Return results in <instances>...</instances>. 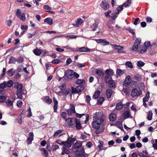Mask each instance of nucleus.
<instances>
[{"instance_id": "f257e3e1", "label": "nucleus", "mask_w": 157, "mask_h": 157, "mask_svg": "<svg viewBox=\"0 0 157 157\" xmlns=\"http://www.w3.org/2000/svg\"><path fill=\"white\" fill-rule=\"evenodd\" d=\"M104 115H102L101 112H96L95 116L93 117V121L92 122V126L96 129L95 132L98 134L104 132V128L103 127L105 124L103 117Z\"/></svg>"}, {"instance_id": "f03ea898", "label": "nucleus", "mask_w": 157, "mask_h": 157, "mask_svg": "<svg viewBox=\"0 0 157 157\" xmlns=\"http://www.w3.org/2000/svg\"><path fill=\"white\" fill-rule=\"evenodd\" d=\"M74 71L72 70H67L64 72V75L63 76V80H66L69 79H71L74 77Z\"/></svg>"}, {"instance_id": "7ed1b4c3", "label": "nucleus", "mask_w": 157, "mask_h": 157, "mask_svg": "<svg viewBox=\"0 0 157 157\" xmlns=\"http://www.w3.org/2000/svg\"><path fill=\"white\" fill-rule=\"evenodd\" d=\"M16 15L23 21L24 22L26 20L25 13H22L21 11H20L19 9L17 10Z\"/></svg>"}, {"instance_id": "20e7f679", "label": "nucleus", "mask_w": 157, "mask_h": 157, "mask_svg": "<svg viewBox=\"0 0 157 157\" xmlns=\"http://www.w3.org/2000/svg\"><path fill=\"white\" fill-rule=\"evenodd\" d=\"M142 91L140 90L138 91L136 88H134L132 89L131 93V95L133 97H135L136 96H139L142 94Z\"/></svg>"}, {"instance_id": "39448f33", "label": "nucleus", "mask_w": 157, "mask_h": 157, "mask_svg": "<svg viewBox=\"0 0 157 157\" xmlns=\"http://www.w3.org/2000/svg\"><path fill=\"white\" fill-rule=\"evenodd\" d=\"M110 44L113 49L118 50L117 52L118 53H125V52L123 50L124 48L123 46L112 44Z\"/></svg>"}, {"instance_id": "423d86ee", "label": "nucleus", "mask_w": 157, "mask_h": 157, "mask_svg": "<svg viewBox=\"0 0 157 157\" xmlns=\"http://www.w3.org/2000/svg\"><path fill=\"white\" fill-rule=\"evenodd\" d=\"M111 12V10H109L107 12H105L104 13V14L107 18H108L111 17V19L112 20H114L117 17V16L116 14H114L113 13H112V16H110L109 14Z\"/></svg>"}, {"instance_id": "0eeeda50", "label": "nucleus", "mask_w": 157, "mask_h": 157, "mask_svg": "<svg viewBox=\"0 0 157 157\" xmlns=\"http://www.w3.org/2000/svg\"><path fill=\"white\" fill-rule=\"evenodd\" d=\"M96 41L98 44H100V45L103 46H105L109 45L110 44L109 42L107 41L104 39H96Z\"/></svg>"}, {"instance_id": "6e6552de", "label": "nucleus", "mask_w": 157, "mask_h": 157, "mask_svg": "<svg viewBox=\"0 0 157 157\" xmlns=\"http://www.w3.org/2000/svg\"><path fill=\"white\" fill-rule=\"evenodd\" d=\"M100 5L102 8L105 10H108L109 8V4L106 2L105 0H102Z\"/></svg>"}, {"instance_id": "1a4fd4ad", "label": "nucleus", "mask_w": 157, "mask_h": 157, "mask_svg": "<svg viewBox=\"0 0 157 157\" xmlns=\"http://www.w3.org/2000/svg\"><path fill=\"white\" fill-rule=\"evenodd\" d=\"M67 112L69 116H71L73 113H76L75 106L73 104L70 105V109H67Z\"/></svg>"}, {"instance_id": "9d476101", "label": "nucleus", "mask_w": 157, "mask_h": 157, "mask_svg": "<svg viewBox=\"0 0 157 157\" xmlns=\"http://www.w3.org/2000/svg\"><path fill=\"white\" fill-rule=\"evenodd\" d=\"M74 121L75 123V127L78 130L82 129V126L80 121L79 119L75 118L74 119Z\"/></svg>"}, {"instance_id": "9b49d317", "label": "nucleus", "mask_w": 157, "mask_h": 157, "mask_svg": "<svg viewBox=\"0 0 157 157\" xmlns=\"http://www.w3.org/2000/svg\"><path fill=\"white\" fill-rule=\"evenodd\" d=\"M74 118L72 117H68L66 119V121L68 122L69 127H72L75 124V122L74 121Z\"/></svg>"}, {"instance_id": "f8f14e48", "label": "nucleus", "mask_w": 157, "mask_h": 157, "mask_svg": "<svg viewBox=\"0 0 157 157\" xmlns=\"http://www.w3.org/2000/svg\"><path fill=\"white\" fill-rule=\"evenodd\" d=\"M14 87L16 88L17 91H22L23 85L22 84L20 83L17 82L14 83Z\"/></svg>"}, {"instance_id": "ddd939ff", "label": "nucleus", "mask_w": 157, "mask_h": 157, "mask_svg": "<svg viewBox=\"0 0 157 157\" xmlns=\"http://www.w3.org/2000/svg\"><path fill=\"white\" fill-rule=\"evenodd\" d=\"M82 141H77L76 142L73 144L72 147V149H78L82 146Z\"/></svg>"}, {"instance_id": "4468645a", "label": "nucleus", "mask_w": 157, "mask_h": 157, "mask_svg": "<svg viewBox=\"0 0 157 157\" xmlns=\"http://www.w3.org/2000/svg\"><path fill=\"white\" fill-rule=\"evenodd\" d=\"M76 140V138L75 137H70L68 135L67 141H68L69 148L70 147L74 142Z\"/></svg>"}, {"instance_id": "2eb2a0df", "label": "nucleus", "mask_w": 157, "mask_h": 157, "mask_svg": "<svg viewBox=\"0 0 157 157\" xmlns=\"http://www.w3.org/2000/svg\"><path fill=\"white\" fill-rule=\"evenodd\" d=\"M92 50V49H89L87 48H86L85 47H82L78 49H76V52H89L91 51V50Z\"/></svg>"}, {"instance_id": "dca6fc26", "label": "nucleus", "mask_w": 157, "mask_h": 157, "mask_svg": "<svg viewBox=\"0 0 157 157\" xmlns=\"http://www.w3.org/2000/svg\"><path fill=\"white\" fill-rule=\"evenodd\" d=\"M122 116L124 117L123 120L125 119L129 118H132V116L131 115L130 113L128 110H127L122 115Z\"/></svg>"}, {"instance_id": "f3484780", "label": "nucleus", "mask_w": 157, "mask_h": 157, "mask_svg": "<svg viewBox=\"0 0 157 157\" xmlns=\"http://www.w3.org/2000/svg\"><path fill=\"white\" fill-rule=\"evenodd\" d=\"M113 93V90L111 89H109L106 90L105 94L107 98H109L111 97V95Z\"/></svg>"}, {"instance_id": "a211bd4d", "label": "nucleus", "mask_w": 157, "mask_h": 157, "mask_svg": "<svg viewBox=\"0 0 157 157\" xmlns=\"http://www.w3.org/2000/svg\"><path fill=\"white\" fill-rule=\"evenodd\" d=\"M95 72L99 77H102L104 75V73L101 69H96L95 70Z\"/></svg>"}, {"instance_id": "6ab92c4d", "label": "nucleus", "mask_w": 157, "mask_h": 157, "mask_svg": "<svg viewBox=\"0 0 157 157\" xmlns=\"http://www.w3.org/2000/svg\"><path fill=\"white\" fill-rule=\"evenodd\" d=\"M83 22V21L82 19L78 18L77 19V21H76V23L75 24H73V25L75 27H78L79 25H80Z\"/></svg>"}, {"instance_id": "aec40b11", "label": "nucleus", "mask_w": 157, "mask_h": 157, "mask_svg": "<svg viewBox=\"0 0 157 157\" xmlns=\"http://www.w3.org/2000/svg\"><path fill=\"white\" fill-rule=\"evenodd\" d=\"M13 70V69L12 68L10 69L7 71V74L9 77H11L14 75L15 71Z\"/></svg>"}, {"instance_id": "412c9836", "label": "nucleus", "mask_w": 157, "mask_h": 157, "mask_svg": "<svg viewBox=\"0 0 157 157\" xmlns=\"http://www.w3.org/2000/svg\"><path fill=\"white\" fill-rule=\"evenodd\" d=\"M116 116L114 113H111L109 116V119L110 121L113 122L115 121L116 119Z\"/></svg>"}, {"instance_id": "4be33fe9", "label": "nucleus", "mask_w": 157, "mask_h": 157, "mask_svg": "<svg viewBox=\"0 0 157 157\" xmlns=\"http://www.w3.org/2000/svg\"><path fill=\"white\" fill-rule=\"evenodd\" d=\"M74 153L76 157H86L84 154L80 153L79 150H77L74 151Z\"/></svg>"}, {"instance_id": "5701e85b", "label": "nucleus", "mask_w": 157, "mask_h": 157, "mask_svg": "<svg viewBox=\"0 0 157 157\" xmlns=\"http://www.w3.org/2000/svg\"><path fill=\"white\" fill-rule=\"evenodd\" d=\"M74 153L76 157H86L84 154L80 153L79 150H77L74 151Z\"/></svg>"}, {"instance_id": "b1692460", "label": "nucleus", "mask_w": 157, "mask_h": 157, "mask_svg": "<svg viewBox=\"0 0 157 157\" xmlns=\"http://www.w3.org/2000/svg\"><path fill=\"white\" fill-rule=\"evenodd\" d=\"M133 78L134 79L138 81H140L142 80L141 75L138 74H135L133 76Z\"/></svg>"}, {"instance_id": "393cba45", "label": "nucleus", "mask_w": 157, "mask_h": 157, "mask_svg": "<svg viewBox=\"0 0 157 157\" xmlns=\"http://www.w3.org/2000/svg\"><path fill=\"white\" fill-rule=\"evenodd\" d=\"M44 22L51 25L53 24V20L50 17H48L44 20Z\"/></svg>"}, {"instance_id": "a878e982", "label": "nucleus", "mask_w": 157, "mask_h": 157, "mask_svg": "<svg viewBox=\"0 0 157 157\" xmlns=\"http://www.w3.org/2000/svg\"><path fill=\"white\" fill-rule=\"evenodd\" d=\"M44 100L47 104H51L52 101V99L50 98L48 96H45L44 98Z\"/></svg>"}, {"instance_id": "bb28decb", "label": "nucleus", "mask_w": 157, "mask_h": 157, "mask_svg": "<svg viewBox=\"0 0 157 157\" xmlns=\"http://www.w3.org/2000/svg\"><path fill=\"white\" fill-rule=\"evenodd\" d=\"M33 53L37 56H39L41 54V49H36L33 51Z\"/></svg>"}, {"instance_id": "cd10ccee", "label": "nucleus", "mask_w": 157, "mask_h": 157, "mask_svg": "<svg viewBox=\"0 0 157 157\" xmlns=\"http://www.w3.org/2000/svg\"><path fill=\"white\" fill-rule=\"evenodd\" d=\"M100 92L99 90H97L95 91L93 97V98L94 99H97L100 94Z\"/></svg>"}, {"instance_id": "c85d7f7f", "label": "nucleus", "mask_w": 157, "mask_h": 157, "mask_svg": "<svg viewBox=\"0 0 157 157\" xmlns=\"http://www.w3.org/2000/svg\"><path fill=\"white\" fill-rule=\"evenodd\" d=\"M124 72V70H122L120 69H117L116 70V74L119 76H121Z\"/></svg>"}, {"instance_id": "c756f323", "label": "nucleus", "mask_w": 157, "mask_h": 157, "mask_svg": "<svg viewBox=\"0 0 157 157\" xmlns=\"http://www.w3.org/2000/svg\"><path fill=\"white\" fill-rule=\"evenodd\" d=\"M17 61V58L13 56H11L10 58L9 62V63L15 64Z\"/></svg>"}, {"instance_id": "7c9ffc66", "label": "nucleus", "mask_w": 157, "mask_h": 157, "mask_svg": "<svg viewBox=\"0 0 157 157\" xmlns=\"http://www.w3.org/2000/svg\"><path fill=\"white\" fill-rule=\"evenodd\" d=\"M123 105L122 103L119 102L116 104L115 109L117 110H120L123 108Z\"/></svg>"}, {"instance_id": "2f4dec72", "label": "nucleus", "mask_w": 157, "mask_h": 157, "mask_svg": "<svg viewBox=\"0 0 157 157\" xmlns=\"http://www.w3.org/2000/svg\"><path fill=\"white\" fill-rule=\"evenodd\" d=\"M108 83L109 84V87L110 88H114L115 87V82L114 80H112Z\"/></svg>"}, {"instance_id": "473e14b6", "label": "nucleus", "mask_w": 157, "mask_h": 157, "mask_svg": "<svg viewBox=\"0 0 157 157\" xmlns=\"http://www.w3.org/2000/svg\"><path fill=\"white\" fill-rule=\"evenodd\" d=\"M76 87L77 88V90L78 94H79V93H80L82 92L84 89V86L83 85H81L79 86H78Z\"/></svg>"}, {"instance_id": "72a5a7b5", "label": "nucleus", "mask_w": 157, "mask_h": 157, "mask_svg": "<svg viewBox=\"0 0 157 157\" xmlns=\"http://www.w3.org/2000/svg\"><path fill=\"white\" fill-rule=\"evenodd\" d=\"M105 98L104 97H101L98 99L97 104L98 105H101L105 100Z\"/></svg>"}, {"instance_id": "f704fd0d", "label": "nucleus", "mask_w": 157, "mask_h": 157, "mask_svg": "<svg viewBox=\"0 0 157 157\" xmlns=\"http://www.w3.org/2000/svg\"><path fill=\"white\" fill-rule=\"evenodd\" d=\"M113 73L114 72L111 69H107L105 71V74L106 75H113Z\"/></svg>"}, {"instance_id": "c9c22d12", "label": "nucleus", "mask_w": 157, "mask_h": 157, "mask_svg": "<svg viewBox=\"0 0 157 157\" xmlns=\"http://www.w3.org/2000/svg\"><path fill=\"white\" fill-rule=\"evenodd\" d=\"M85 81L83 79H78L76 81V84H79L82 85L81 84H85Z\"/></svg>"}, {"instance_id": "e433bc0d", "label": "nucleus", "mask_w": 157, "mask_h": 157, "mask_svg": "<svg viewBox=\"0 0 157 157\" xmlns=\"http://www.w3.org/2000/svg\"><path fill=\"white\" fill-rule=\"evenodd\" d=\"M153 113L151 110L148 112V113L147 115V118L148 121H151L152 119Z\"/></svg>"}, {"instance_id": "4c0bfd02", "label": "nucleus", "mask_w": 157, "mask_h": 157, "mask_svg": "<svg viewBox=\"0 0 157 157\" xmlns=\"http://www.w3.org/2000/svg\"><path fill=\"white\" fill-rule=\"evenodd\" d=\"M63 132L62 129H59L56 131L54 133L53 136L54 138H56L57 136L59 135L60 133Z\"/></svg>"}, {"instance_id": "58836bf2", "label": "nucleus", "mask_w": 157, "mask_h": 157, "mask_svg": "<svg viewBox=\"0 0 157 157\" xmlns=\"http://www.w3.org/2000/svg\"><path fill=\"white\" fill-rule=\"evenodd\" d=\"M105 82L107 83L112 80V78L111 77H110L108 75H106L105 76Z\"/></svg>"}, {"instance_id": "ea45409f", "label": "nucleus", "mask_w": 157, "mask_h": 157, "mask_svg": "<svg viewBox=\"0 0 157 157\" xmlns=\"http://www.w3.org/2000/svg\"><path fill=\"white\" fill-rule=\"evenodd\" d=\"M23 61L24 58L22 56H19L17 59V61L18 63H22Z\"/></svg>"}, {"instance_id": "a19ab883", "label": "nucleus", "mask_w": 157, "mask_h": 157, "mask_svg": "<svg viewBox=\"0 0 157 157\" xmlns=\"http://www.w3.org/2000/svg\"><path fill=\"white\" fill-rule=\"evenodd\" d=\"M16 95L17 96V98L22 99V91H17Z\"/></svg>"}, {"instance_id": "79ce46f5", "label": "nucleus", "mask_w": 157, "mask_h": 157, "mask_svg": "<svg viewBox=\"0 0 157 157\" xmlns=\"http://www.w3.org/2000/svg\"><path fill=\"white\" fill-rule=\"evenodd\" d=\"M6 97L5 96H0V102H5L6 100Z\"/></svg>"}, {"instance_id": "37998d69", "label": "nucleus", "mask_w": 157, "mask_h": 157, "mask_svg": "<svg viewBox=\"0 0 157 157\" xmlns=\"http://www.w3.org/2000/svg\"><path fill=\"white\" fill-rule=\"evenodd\" d=\"M125 64L128 67L132 69L133 68V66L132 62L130 61H127L125 63Z\"/></svg>"}, {"instance_id": "c03bdc74", "label": "nucleus", "mask_w": 157, "mask_h": 157, "mask_svg": "<svg viewBox=\"0 0 157 157\" xmlns=\"http://www.w3.org/2000/svg\"><path fill=\"white\" fill-rule=\"evenodd\" d=\"M122 121L121 120V121H116L115 123V126H117L118 128H119V127H121V125H122Z\"/></svg>"}, {"instance_id": "a18cd8bd", "label": "nucleus", "mask_w": 157, "mask_h": 157, "mask_svg": "<svg viewBox=\"0 0 157 157\" xmlns=\"http://www.w3.org/2000/svg\"><path fill=\"white\" fill-rule=\"evenodd\" d=\"M138 46L134 43L133 45L132 48V50L134 52H136L138 49Z\"/></svg>"}, {"instance_id": "49530a36", "label": "nucleus", "mask_w": 157, "mask_h": 157, "mask_svg": "<svg viewBox=\"0 0 157 157\" xmlns=\"http://www.w3.org/2000/svg\"><path fill=\"white\" fill-rule=\"evenodd\" d=\"M144 63L141 60L138 61L137 63V66L138 67H142L144 66Z\"/></svg>"}, {"instance_id": "de8ad7c7", "label": "nucleus", "mask_w": 157, "mask_h": 157, "mask_svg": "<svg viewBox=\"0 0 157 157\" xmlns=\"http://www.w3.org/2000/svg\"><path fill=\"white\" fill-rule=\"evenodd\" d=\"M71 94H75L77 93L78 94L76 87L74 88L73 87H71Z\"/></svg>"}, {"instance_id": "09e8293b", "label": "nucleus", "mask_w": 157, "mask_h": 157, "mask_svg": "<svg viewBox=\"0 0 157 157\" xmlns=\"http://www.w3.org/2000/svg\"><path fill=\"white\" fill-rule=\"evenodd\" d=\"M13 84V82L12 80H10L7 82L6 83L7 86L9 87H12Z\"/></svg>"}, {"instance_id": "8fccbe9b", "label": "nucleus", "mask_w": 157, "mask_h": 157, "mask_svg": "<svg viewBox=\"0 0 157 157\" xmlns=\"http://www.w3.org/2000/svg\"><path fill=\"white\" fill-rule=\"evenodd\" d=\"M61 62L60 60L57 59H55L53 60L51 63L53 64H59Z\"/></svg>"}, {"instance_id": "3c124183", "label": "nucleus", "mask_w": 157, "mask_h": 157, "mask_svg": "<svg viewBox=\"0 0 157 157\" xmlns=\"http://www.w3.org/2000/svg\"><path fill=\"white\" fill-rule=\"evenodd\" d=\"M67 113L65 112H63L61 113V117L64 119L65 120V121H66V119H67Z\"/></svg>"}, {"instance_id": "603ef678", "label": "nucleus", "mask_w": 157, "mask_h": 157, "mask_svg": "<svg viewBox=\"0 0 157 157\" xmlns=\"http://www.w3.org/2000/svg\"><path fill=\"white\" fill-rule=\"evenodd\" d=\"M61 145H63L64 146H66L67 147L69 148L68 141H67H67H61Z\"/></svg>"}, {"instance_id": "864d4df0", "label": "nucleus", "mask_w": 157, "mask_h": 157, "mask_svg": "<svg viewBox=\"0 0 157 157\" xmlns=\"http://www.w3.org/2000/svg\"><path fill=\"white\" fill-rule=\"evenodd\" d=\"M6 103L8 106H12L13 105V102L10 99H8L6 101Z\"/></svg>"}, {"instance_id": "5fc2aeb1", "label": "nucleus", "mask_w": 157, "mask_h": 157, "mask_svg": "<svg viewBox=\"0 0 157 157\" xmlns=\"http://www.w3.org/2000/svg\"><path fill=\"white\" fill-rule=\"evenodd\" d=\"M7 87L6 83L5 81L3 82L0 84V88L2 89Z\"/></svg>"}, {"instance_id": "6e6d98bb", "label": "nucleus", "mask_w": 157, "mask_h": 157, "mask_svg": "<svg viewBox=\"0 0 157 157\" xmlns=\"http://www.w3.org/2000/svg\"><path fill=\"white\" fill-rule=\"evenodd\" d=\"M59 88L61 90H65L66 88V85L64 83H63L61 85L59 86Z\"/></svg>"}, {"instance_id": "4d7b16f0", "label": "nucleus", "mask_w": 157, "mask_h": 157, "mask_svg": "<svg viewBox=\"0 0 157 157\" xmlns=\"http://www.w3.org/2000/svg\"><path fill=\"white\" fill-rule=\"evenodd\" d=\"M23 67V65H19L17 68V70L19 72H22L23 71V70L22 69Z\"/></svg>"}, {"instance_id": "13d9d810", "label": "nucleus", "mask_w": 157, "mask_h": 157, "mask_svg": "<svg viewBox=\"0 0 157 157\" xmlns=\"http://www.w3.org/2000/svg\"><path fill=\"white\" fill-rule=\"evenodd\" d=\"M21 75H20L18 72H16L14 75V78L17 79H19L21 78Z\"/></svg>"}, {"instance_id": "bf43d9fd", "label": "nucleus", "mask_w": 157, "mask_h": 157, "mask_svg": "<svg viewBox=\"0 0 157 157\" xmlns=\"http://www.w3.org/2000/svg\"><path fill=\"white\" fill-rule=\"evenodd\" d=\"M141 43V39L140 38H137L135 40L134 42L135 44L137 45L138 46Z\"/></svg>"}, {"instance_id": "052dcab7", "label": "nucleus", "mask_w": 157, "mask_h": 157, "mask_svg": "<svg viewBox=\"0 0 157 157\" xmlns=\"http://www.w3.org/2000/svg\"><path fill=\"white\" fill-rule=\"evenodd\" d=\"M17 121H18V123L21 124L22 123V117L19 115L17 117Z\"/></svg>"}, {"instance_id": "680f3d73", "label": "nucleus", "mask_w": 157, "mask_h": 157, "mask_svg": "<svg viewBox=\"0 0 157 157\" xmlns=\"http://www.w3.org/2000/svg\"><path fill=\"white\" fill-rule=\"evenodd\" d=\"M6 68L4 67L3 68L2 71V73L0 75V77L1 78H2L3 77L4 75L6 74Z\"/></svg>"}, {"instance_id": "e2e57ef3", "label": "nucleus", "mask_w": 157, "mask_h": 157, "mask_svg": "<svg viewBox=\"0 0 157 157\" xmlns=\"http://www.w3.org/2000/svg\"><path fill=\"white\" fill-rule=\"evenodd\" d=\"M131 81H127V80L125 79V80L124 81L123 85H124V86L127 87L129 85Z\"/></svg>"}, {"instance_id": "0e129e2a", "label": "nucleus", "mask_w": 157, "mask_h": 157, "mask_svg": "<svg viewBox=\"0 0 157 157\" xmlns=\"http://www.w3.org/2000/svg\"><path fill=\"white\" fill-rule=\"evenodd\" d=\"M100 144L98 146V147H99V150H101L102 148L103 147V142L102 141H99Z\"/></svg>"}, {"instance_id": "69168bd1", "label": "nucleus", "mask_w": 157, "mask_h": 157, "mask_svg": "<svg viewBox=\"0 0 157 157\" xmlns=\"http://www.w3.org/2000/svg\"><path fill=\"white\" fill-rule=\"evenodd\" d=\"M144 44L145 47L147 48L149 46H151V44L150 41L145 42L144 43Z\"/></svg>"}, {"instance_id": "338daca9", "label": "nucleus", "mask_w": 157, "mask_h": 157, "mask_svg": "<svg viewBox=\"0 0 157 157\" xmlns=\"http://www.w3.org/2000/svg\"><path fill=\"white\" fill-rule=\"evenodd\" d=\"M147 48L145 47L144 49H141L140 51H137L138 53L142 54L144 53L147 51Z\"/></svg>"}, {"instance_id": "774afa93", "label": "nucleus", "mask_w": 157, "mask_h": 157, "mask_svg": "<svg viewBox=\"0 0 157 157\" xmlns=\"http://www.w3.org/2000/svg\"><path fill=\"white\" fill-rule=\"evenodd\" d=\"M23 103L21 101H18L17 103V106L19 108H21L22 105Z\"/></svg>"}]
</instances>
